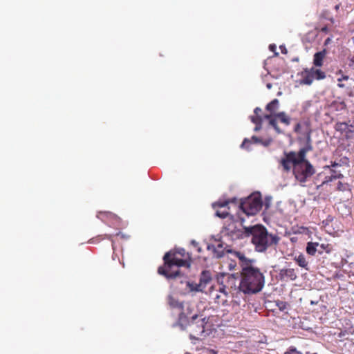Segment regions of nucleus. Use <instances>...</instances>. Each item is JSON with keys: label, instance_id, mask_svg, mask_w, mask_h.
<instances>
[{"label": "nucleus", "instance_id": "16", "mask_svg": "<svg viewBox=\"0 0 354 354\" xmlns=\"http://www.w3.org/2000/svg\"><path fill=\"white\" fill-rule=\"evenodd\" d=\"M326 50H323L316 53L314 55L313 64L315 66H322L323 65V60L326 56Z\"/></svg>", "mask_w": 354, "mask_h": 354}, {"label": "nucleus", "instance_id": "11", "mask_svg": "<svg viewBox=\"0 0 354 354\" xmlns=\"http://www.w3.org/2000/svg\"><path fill=\"white\" fill-rule=\"evenodd\" d=\"M302 80L301 81V84L310 85L312 84L313 80H315L314 74L313 73L312 68L310 69H305L301 73Z\"/></svg>", "mask_w": 354, "mask_h": 354}, {"label": "nucleus", "instance_id": "33", "mask_svg": "<svg viewBox=\"0 0 354 354\" xmlns=\"http://www.w3.org/2000/svg\"><path fill=\"white\" fill-rule=\"evenodd\" d=\"M185 282H186V286L189 288L190 291L197 292L196 290L194 289V288L196 287L198 284L191 283L189 281H186Z\"/></svg>", "mask_w": 354, "mask_h": 354}, {"label": "nucleus", "instance_id": "1", "mask_svg": "<svg viewBox=\"0 0 354 354\" xmlns=\"http://www.w3.org/2000/svg\"><path fill=\"white\" fill-rule=\"evenodd\" d=\"M233 254L239 259L241 268L239 290L247 295L261 291L265 285V276L261 269L254 265L256 260L247 258L239 251H234Z\"/></svg>", "mask_w": 354, "mask_h": 354}, {"label": "nucleus", "instance_id": "29", "mask_svg": "<svg viewBox=\"0 0 354 354\" xmlns=\"http://www.w3.org/2000/svg\"><path fill=\"white\" fill-rule=\"evenodd\" d=\"M251 121L255 124H262V119L261 116L252 115L250 117Z\"/></svg>", "mask_w": 354, "mask_h": 354}, {"label": "nucleus", "instance_id": "24", "mask_svg": "<svg viewBox=\"0 0 354 354\" xmlns=\"http://www.w3.org/2000/svg\"><path fill=\"white\" fill-rule=\"evenodd\" d=\"M318 249L322 250V253L324 251L326 253H330L332 251L333 247L330 244L319 243Z\"/></svg>", "mask_w": 354, "mask_h": 354}, {"label": "nucleus", "instance_id": "23", "mask_svg": "<svg viewBox=\"0 0 354 354\" xmlns=\"http://www.w3.org/2000/svg\"><path fill=\"white\" fill-rule=\"evenodd\" d=\"M336 189L339 192H345L349 190V185L348 183H344L341 181L337 183Z\"/></svg>", "mask_w": 354, "mask_h": 354}, {"label": "nucleus", "instance_id": "15", "mask_svg": "<svg viewBox=\"0 0 354 354\" xmlns=\"http://www.w3.org/2000/svg\"><path fill=\"white\" fill-rule=\"evenodd\" d=\"M348 122H337L335 124V131L339 132L342 135L345 136L346 139H347V135H348Z\"/></svg>", "mask_w": 354, "mask_h": 354}, {"label": "nucleus", "instance_id": "8", "mask_svg": "<svg viewBox=\"0 0 354 354\" xmlns=\"http://www.w3.org/2000/svg\"><path fill=\"white\" fill-rule=\"evenodd\" d=\"M236 203L237 200L235 198L228 200H219L218 201H216L212 204V207L216 210V216L221 218H225L230 216L229 204H236Z\"/></svg>", "mask_w": 354, "mask_h": 354}, {"label": "nucleus", "instance_id": "43", "mask_svg": "<svg viewBox=\"0 0 354 354\" xmlns=\"http://www.w3.org/2000/svg\"><path fill=\"white\" fill-rule=\"evenodd\" d=\"M254 113L258 115L259 113L261 112V109L259 108V107H257L255 108L254 111Z\"/></svg>", "mask_w": 354, "mask_h": 354}, {"label": "nucleus", "instance_id": "36", "mask_svg": "<svg viewBox=\"0 0 354 354\" xmlns=\"http://www.w3.org/2000/svg\"><path fill=\"white\" fill-rule=\"evenodd\" d=\"M348 59L349 61V63H348L349 67L354 69V55L351 56V57H348Z\"/></svg>", "mask_w": 354, "mask_h": 354}, {"label": "nucleus", "instance_id": "21", "mask_svg": "<svg viewBox=\"0 0 354 354\" xmlns=\"http://www.w3.org/2000/svg\"><path fill=\"white\" fill-rule=\"evenodd\" d=\"M115 216V214H113L109 212H100L97 215V217L99 218L100 219H101L102 221H103L104 222H106V218H112Z\"/></svg>", "mask_w": 354, "mask_h": 354}, {"label": "nucleus", "instance_id": "35", "mask_svg": "<svg viewBox=\"0 0 354 354\" xmlns=\"http://www.w3.org/2000/svg\"><path fill=\"white\" fill-rule=\"evenodd\" d=\"M349 334L348 333V332L346 330H344V331H341L339 334H338V337L341 338V339H344L346 340V335H348Z\"/></svg>", "mask_w": 354, "mask_h": 354}, {"label": "nucleus", "instance_id": "39", "mask_svg": "<svg viewBox=\"0 0 354 354\" xmlns=\"http://www.w3.org/2000/svg\"><path fill=\"white\" fill-rule=\"evenodd\" d=\"M222 292H227L226 290V286L224 285H222L221 286L219 287L218 292L222 294Z\"/></svg>", "mask_w": 354, "mask_h": 354}, {"label": "nucleus", "instance_id": "22", "mask_svg": "<svg viewBox=\"0 0 354 354\" xmlns=\"http://www.w3.org/2000/svg\"><path fill=\"white\" fill-rule=\"evenodd\" d=\"M313 73L314 74V77L316 80H323L326 77L325 73L319 69H315L314 68H311Z\"/></svg>", "mask_w": 354, "mask_h": 354}, {"label": "nucleus", "instance_id": "10", "mask_svg": "<svg viewBox=\"0 0 354 354\" xmlns=\"http://www.w3.org/2000/svg\"><path fill=\"white\" fill-rule=\"evenodd\" d=\"M280 279L282 281H294L297 278V273L293 268L281 269L279 273Z\"/></svg>", "mask_w": 354, "mask_h": 354}, {"label": "nucleus", "instance_id": "52", "mask_svg": "<svg viewBox=\"0 0 354 354\" xmlns=\"http://www.w3.org/2000/svg\"><path fill=\"white\" fill-rule=\"evenodd\" d=\"M335 9H336V10H338V9H339V5H337V6H335Z\"/></svg>", "mask_w": 354, "mask_h": 354}, {"label": "nucleus", "instance_id": "50", "mask_svg": "<svg viewBox=\"0 0 354 354\" xmlns=\"http://www.w3.org/2000/svg\"><path fill=\"white\" fill-rule=\"evenodd\" d=\"M271 86H271V84H267V87H268V88H271Z\"/></svg>", "mask_w": 354, "mask_h": 354}, {"label": "nucleus", "instance_id": "20", "mask_svg": "<svg viewBox=\"0 0 354 354\" xmlns=\"http://www.w3.org/2000/svg\"><path fill=\"white\" fill-rule=\"evenodd\" d=\"M279 102L277 99H274L268 103L266 107V110L273 114L279 108Z\"/></svg>", "mask_w": 354, "mask_h": 354}, {"label": "nucleus", "instance_id": "34", "mask_svg": "<svg viewBox=\"0 0 354 354\" xmlns=\"http://www.w3.org/2000/svg\"><path fill=\"white\" fill-rule=\"evenodd\" d=\"M277 306L279 307L280 310H283L286 308V303L283 301H278Z\"/></svg>", "mask_w": 354, "mask_h": 354}, {"label": "nucleus", "instance_id": "17", "mask_svg": "<svg viewBox=\"0 0 354 354\" xmlns=\"http://www.w3.org/2000/svg\"><path fill=\"white\" fill-rule=\"evenodd\" d=\"M342 351H344V354L354 353V342L351 339L346 338V342L342 346Z\"/></svg>", "mask_w": 354, "mask_h": 354}, {"label": "nucleus", "instance_id": "51", "mask_svg": "<svg viewBox=\"0 0 354 354\" xmlns=\"http://www.w3.org/2000/svg\"><path fill=\"white\" fill-rule=\"evenodd\" d=\"M338 86H339V87H343V86H344V84H338Z\"/></svg>", "mask_w": 354, "mask_h": 354}, {"label": "nucleus", "instance_id": "13", "mask_svg": "<svg viewBox=\"0 0 354 354\" xmlns=\"http://www.w3.org/2000/svg\"><path fill=\"white\" fill-rule=\"evenodd\" d=\"M214 302L218 305H221L223 306L228 305V292H222L221 293H216L214 295Z\"/></svg>", "mask_w": 354, "mask_h": 354}, {"label": "nucleus", "instance_id": "53", "mask_svg": "<svg viewBox=\"0 0 354 354\" xmlns=\"http://www.w3.org/2000/svg\"><path fill=\"white\" fill-rule=\"evenodd\" d=\"M351 123L354 125V119L352 121H351Z\"/></svg>", "mask_w": 354, "mask_h": 354}, {"label": "nucleus", "instance_id": "14", "mask_svg": "<svg viewBox=\"0 0 354 354\" xmlns=\"http://www.w3.org/2000/svg\"><path fill=\"white\" fill-rule=\"evenodd\" d=\"M319 243L317 242H308L307 243L306 251L308 254L310 256H315L317 252L319 254H322V250L318 249Z\"/></svg>", "mask_w": 354, "mask_h": 354}, {"label": "nucleus", "instance_id": "48", "mask_svg": "<svg viewBox=\"0 0 354 354\" xmlns=\"http://www.w3.org/2000/svg\"><path fill=\"white\" fill-rule=\"evenodd\" d=\"M331 166H332L333 167H335L338 166V164H337V163L334 162L333 164H332V165H331Z\"/></svg>", "mask_w": 354, "mask_h": 354}, {"label": "nucleus", "instance_id": "4", "mask_svg": "<svg viewBox=\"0 0 354 354\" xmlns=\"http://www.w3.org/2000/svg\"><path fill=\"white\" fill-rule=\"evenodd\" d=\"M244 230L247 236L252 235L251 241L259 252H264L269 247L277 245L281 239L277 234L268 233L266 227L261 225L245 227Z\"/></svg>", "mask_w": 354, "mask_h": 354}, {"label": "nucleus", "instance_id": "6", "mask_svg": "<svg viewBox=\"0 0 354 354\" xmlns=\"http://www.w3.org/2000/svg\"><path fill=\"white\" fill-rule=\"evenodd\" d=\"M207 323L206 317H199L196 314L191 317L190 322L187 323L189 335L192 339H198L205 332V326Z\"/></svg>", "mask_w": 354, "mask_h": 354}, {"label": "nucleus", "instance_id": "3", "mask_svg": "<svg viewBox=\"0 0 354 354\" xmlns=\"http://www.w3.org/2000/svg\"><path fill=\"white\" fill-rule=\"evenodd\" d=\"M164 264L158 268V273L167 279H174L181 276L180 267L189 268L192 257L185 249L179 248L166 252L163 257Z\"/></svg>", "mask_w": 354, "mask_h": 354}, {"label": "nucleus", "instance_id": "37", "mask_svg": "<svg viewBox=\"0 0 354 354\" xmlns=\"http://www.w3.org/2000/svg\"><path fill=\"white\" fill-rule=\"evenodd\" d=\"M242 231L239 230H236V227H234V234L236 235V237L239 238L242 236Z\"/></svg>", "mask_w": 354, "mask_h": 354}, {"label": "nucleus", "instance_id": "18", "mask_svg": "<svg viewBox=\"0 0 354 354\" xmlns=\"http://www.w3.org/2000/svg\"><path fill=\"white\" fill-rule=\"evenodd\" d=\"M275 118L286 126L290 124L291 119L285 112H279L274 115Z\"/></svg>", "mask_w": 354, "mask_h": 354}, {"label": "nucleus", "instance_id": "41", "mask_svg": "<svg viewBox=\"0 0 354 354\" xmlns=\"http://www.w3.org/2000/svg\"><path fill=\"white\" fill-rule=\"evenodd\" d=\"M252 140L254 143H259V142H261V140H260L259 138H257V136H253L252 137Z\"/></svg>", "mask_w": 354, "mask_h": 354}, {"label": "nucleus", "instance_id": "44", "mask_svg": "<svg viewBox=\"0 0 354 354\" xmlns=\"http://www.w3.org/2000/svg\"><path fill=\"white\" fill-rule=\"evenodd\" d=\"M331 40H332L331 37H328V38L325 40V41H324V45H325V46L328 45V44L331 42Z\"/></svg>", "mask_w": 354, "mask_h": 354}, {"label": "nucleus", "instance_id": "32", "mask_svg": "<svg viewBox=\"0 0 354 354\" xmlns=\"http://www.w3.org/2000/svg\"><path fill=\"white\" fill-rule=\"evenodd\" d=\"M284 354H303L300 351H297L295 347L291 346L288 348V350L285 352Z\"/></svg>", "mask_w": 354, "mask_h": 354}, {"label": "nucleus", "instance_id": "28", "mask_svg": "<svg viewBox=\"0 0 354 354\" xmlns=\"http://www.w3.org/2000/svg\"><path fill=\"white\" fill-rule=\"evenodd\" d=\"M184 312L185 313V315H187V324L189 322H190L189 318L191 319V317L193 315H192V306H190V310H187L186 308H185ZM187 326V325L184 328L181 327V328L183 330L186 329Z\"/></svg>", "mask_w": 354, "mask_h": 354}, {"label": "nucleus", "instance_id": "27", "mask_svg": "<svg viewBox=\"0 0 354 354\" xmlns=\"http://www.w3.org/2000/svg\"><path fill=\"white\" fill-rule=\"evenodd\" d=\"M269 123L275 129V131L278 133H282V131L280 129V128L279 127V126L277 124V118H276L270 119Z\"/></svg>", "mask_w": 354, "mask_h": 354}, {"label": "nucleus", "instance_id": "7", "mask_svg": "<svg viewBox=\"0 0 354 354\" xmlns=\"http://www.w3.org/2000/svg\"><path fill=\"white\" fill-rule=\"evenodd\" d=\"M168 304L172 308H177L180 310L178 318V324L180 327H185L187 326V315L184 312L185 308L187 310H190V304L180 302L172 296L168 297Z\"/></svg>", "mask_w": 354, "mask_h": 354}, {"label": "nucleus", "instance_id": "26", "mask_svg": "<svg viewBox=\"0 0 354 354\" xmlns=\"http://www.w3.org/2000/svg\"><path fill=\"white\" fill-rule=\"evenodd\" d=\"M342 176H343L342 174H341L340 173L337 174L336 171H334V174H332L329 177H326V180L322 183V185L327 183L329 181H331L333 179L339 178Z\"/></svg>", "mask_w": 354, "mask_h": 354}, {"label": "nucleus", "instance_id": "45", "mask_svg": "<svg viewBox=\"0 0 354 354\" xmlns=\"http://www.w3.org/2000/svg\"><path fill=\"white\" fill-rule=\"evenodd\" d=\"M272 113L270 115H264V118L266 119V120H270V119H272L273 118L272 117Z\"/></svg>", "mask_w": 354, "mask_h": 354}, {"label": "nucleus", "instance_id": "42", "mask_svg": "<svg viewBox=\"0 0 354 354\" xmlns=\"http://www.w3.org/2000/svg\"><path fill=\"white\" fill-rule=\"evenodd\" d=\"M320 30L322 32L326 33V32H328V27L326 26H325L322 27Z\"/></svg>", "mask_w": 354, "mask_h": 354}, {"label": "nucleus", "instance_id": "2", "mask_svg": "<svg viewBox=\"0 0 354 354\" xmlns=\"http://www.w3.org/2000/svg\"><path fill=\"white\" fill-rule=\"evenodd\" d=\"M311 150V145L308 144L298 152L284 151L283 156L280 160V164L285 171L288 172L292 168L295 179L303 186L315 173V169L306 159L307 153Z\"/></svg>", "mask_w": 354, "mask_h": 354}, {"label": "nucleus", "instance_id": "38", "mask_svg": "<svg viewBox=\"0 0 354 354\" xmlns=\"http://www.w3.org/2000/svg\"><path fill=\"white\" fill-rule=\"evenodd\" d=\"M236 261H232L231 263L229 264V267H230V270L234 269L236 268Z\"/></svg>", "mask_w": 354, "mask_h": 354}, {"label": "nucleus", "instance_id": "46", "mask_svg": "<svg viewBox=\"0 0 354 354\" xmlns=\"http://www.w3.org/2000/svg\"><path fill=\"white\" fill-rule=\"evenodd\" d=\"M261 124H258V125H257V124H256V127H255V128H254V131H257L260 130V129H261Z\"/></svg>", "mask_w": 354, "mask_h": 354}, {"label": "nucleus", "instance_id": "49", "mask_svg": "<svg viewBox=\"0 0 354 354\" xmlns=\"http://www.w3.org/2000/svg\"><path fill=\"white\" fill-rule=\"evenodd\" d=\"M343 80H348V76H344L342 77Z\"/></svg>", "mask_w": 354, "mask_h": 354}, {"label": "nucleus", "instance_id": "47", "mask_svg": "<svg viewBox=\"0 0 354 354\" xmlns=\"http://www.w3.org/2000/svg\"><path fill=\"white\" fill-rule=\"evenodd\" d=\"M270 50H274L276 49V46L274 44H271L269 46Z\"/></svg>", "mask_w": 354, "mask_h": 354}, {"label": "nucleus", "instance_id": "19", "mask_svg": "<svg viewBox=\"0 0 354 354\" xmlns=\"http://www.w3.org/2000/svg\"><path fill=\"white\" fill-rule=\"evenodd\" d=\"M294 260L296 261V263L298 264L299 266L308 270L307 266H308V263L306 261V257L303 254H300L298 256H296L294 258Z\"/></svg>", "mask_w": 354, "mask_h": 354}, {"label": "nucleus", "instance_id": "40", "mask_svg": "<svg viewBox=\"0 0 354 354\" xmlns=\"http://www.w3.org/2000/svg\"><path fill=\"white\" fill-rule=\"evenodd\" d=\"M300 128H301V124L300 123H297L295 127V131L296 133H299L300 131Z\"/></svg>", "mask_w": 354, "mask_h": 354}, {"label": "nucleus", "instance_id": "31", "mask_svg": "<svg viewBox=\"0 0 354 354\" xmlns=\"http://www.w3.org/2000/svg\"><path fill=\"white\" fill-rule=\"evenodd\" d=\"M252 143V140L248 139V138H245L241 145V147L243 148V149H249V146Z\"/></svg>", "mask_w": 354, "mask_h": 354}, {"label": "nucleus", "instance_id": "30", "mask_svg": "<svg viewBox=\"0 0 354 354\" xmlns=\"http://www.w3.org/2000/svg\"><path fill=\"white\" fill-rule=\"evenodd\" d=\"M333 106H337V110H344L346 109V105L344 102H334L333 104Z\"/></svg>", "mask_w": 354, "mask_h": 354}, {"label": "nucleus", "instance_id": "12", "mask_svg": "<svg viewBox=\"0 0 354 354\" xmlns=\"http://www.w3.org/2000/svg\"><path fill=\"white\" fill-rule=\"evenodd\" d=\"M207 250L210 251L213 257L215 258H221L224 255V249L222 244L219 243L216 246L214 245H209Z\"/></svg>", "mask_w": 354, "mask_h": 354}, {"label": "nucleus", "instance_id": "9", "mask_svg": "<svg viewBox=\"0 0 354 354\" xmlns=\"http://www.w3.org/2000/svg\"><path fill=\"white\" fill-rule=\"evenodd\" d=\"M211 273L208 270H203L200 277V281L197 286L194 288L196 291H203L206 286L211 281Z\"/></svg>", "mask_w": 354, "mask_h": 354}, {"label": "nucleus", "instance_id": "5", "mask_svg": "<svg viewBox=\"0 0 354 354\" xmlns=\"http://www.w3.org/2000/svg\"><path fill=\"white\" fill-rule=\"evenodd\" d=\"M262 200L259 194H254L240 203L239 207L247 215H255L262 207Z\"/></svg>", "mask_w": 354, "mask_h": 354}, {"label": "nucleus", "instance_id": "25", "mask_svg": "<svg viewBox=\"0 0 354 354\" xmlns=\"http://www.w3.org/2000/svg\"><path fill=\"white\" fill-rule=\"evenodd\" d=\"M348 135L347 139H354V125L351 123V121H348Z\"/></svg>", "mask_w": 354, "mask_h": 354}]
</instances>
